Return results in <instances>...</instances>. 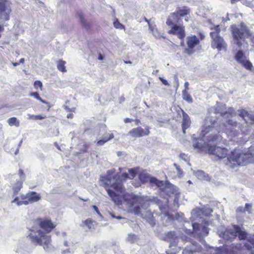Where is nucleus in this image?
Here are the masks:
<instances>
[{
    "label": "nucleus",
    "mask_w": 254,
    "mask_h": 254,
    "mask_svg": "<svg viewBox=\"0 0 254 254\" xmlns=\"http://www.w3.org/2000/svg\"><path fill=\"white\" fill-rule=\"evenodd\" d=\"M237 115L244 121V125L232 119H228L226 121L228 125L224 123L220 124L217 130L219 132H224L230 136H236L238 134V131L234 127H238L242 133L248 134L251 128L254 127V114L252 112L241 109L238 110Z\"/></svg>",
    "instance_id": "nucleus-1"
},
{
    "label": "nucleus",
    "mask_w": 254,
    "mask_h": 254,
    "mask_svg": "<svg viewBox=\"0 0 254 254\" xmlns=\"http://www.w3.org/2000/svg\"><path fill=\"white\" fill-rule=\"evenodd\" d=\"M217 118L213 116L207 117L204 120V124L201 130L202 136L201 138H198V141L194 140L193 138V142L192 144L193 147L194 149H198L200 151L205 150V144L202 143V141L206 140L208 145V143H225L226 140L223 139L222 136L219 133L211 134L207 135V134L211 131H213L217 124Z\"/></svg>",
    "instance_id": "nucleus-2"
},
{
    "label": "nucleus",
    "mask_w": 254,
    "mask_h": 254,
    "mask_svg": "<svg viewBox=\"0 0 254 254\" xmlns=\"http://www.w3.org/2000/svg\"><path fill=\"white\" fill-rule=\"evenodd\" d=\"M114 169L107 171V175L102 177V181L104 182L105 189L108 195L116 205L122 204V199L119 195L124 191V188L121 181L118 180L114 175Z\"/></svg>",
    "instance_id": "nucleus-3"
},
{
    "label": "nucleus",
    "mask_w": 254,
    "mask_h": 254,
    "mask_svg": "<svg viewBox=\"0 0 254 254\" xmlns=\"http://www.w3.org/2000/svg\"><path fill=\"white\" fill-rule=\"evenodd\" d=\"M248 163H254V147L250 148L245 153L239 149H234L228 156L226 165L231 168H234L239 166L245 165Z\"/></svg>",
    "instance_id": "nucleus-4"
},
{
    "label": "nucleus",
    "mask_w": 254,
    "mask_h": 254,
    "mask_svg": "<svg viewBox=\"0 0 254 254\" xmlns=\"http://www.w3.org/2000/svg\"><path fill=\"white\" fill-rule=\"evenodd\" d=\"M217 233L220 237L226 240H231L234 239L237 235L240 240H245L247 236V234L244 228L236 225H234L231 227L227 229L221 226L218 229Z\"/></svg>",
    "instance_id": "nucleus-5"
},
{
    "label": "nucleus",
    "mask_w": 254,
    "mask_h": 254,
    "mask_svg": "<svg viewBox=\"0 0 254 254\" xmlns=\"http://www.w3.org/2000/svg\"><path fill=\"white\" fill-rule=\"evenodd\" d=\"M232 29L233 44L236 45L238 48H240L244 43L245 39L250 36V32L243 23L238 27L235 25L232 26Z\"/></svg>",
    "instance_id": "nucleus-6"
},
{
    "label": "nucleus",
    "mask_w": 254,
    "mask_h": 254,
    "mask_svg": "<svg viewBox=\"0 0 254 254\" xmlns=\"http://www.w3.org/2000/svg\"><path fill=\"white\" fill-rule=\"evenodd\" d=\"M210 36L212 39L211 47L213 49H217L218 51H226L227 44L223 38L219 36L220 31L219 25H216L210 28Z\"/></svg>",
    "instance_id": "nucleus-7"
},
{
    "label": "nucleus",
    "mask_w": 254,
    "mask_h": 254,
    "mask_svg": "<svg viewBox=\"0 0 254 254\" xmlns=\"http://www.w3.org/2000/svg\"><path fill=\"white\" fill-rule=\"evenodd\" d=\"M32 241L40 246H43L45 250H48L51 247V239L50 236L46 235L41 230L35 233H31L29 235Z\"/></svg>",
    "instance_id": "nucleus-8"
},
{
    "label": "nucleus",
    "mask_w": 254,
    "mask_h": 254,
    "mask_svg": "<svg viewBox=\"0 0 254 254\" xmlns=\"http://www.w3.org/2000/svg\"><path fill=\"white\" fill-rule=\"evenodd\" d=\"M208 153L210 154L215 155L220 159L227 157L230 154H228V150L225 147H220L216 146L208 145ZM227 160L226 163L227 162Z\"/></svg>",
    "instance_id": "nucleus-9"
},
{
    "label": "nucleus",
    "mask_w": 254,
    "mask_h": 254,
    "mask_svg": "<svg viewBox=\"0 0 254 254\" xmlns=\"http://www.w3.org/2000/svg\"><path fill=\"white\" fill-rule=\"evenodd\" d=\"M235 60L242 66L247 70H252L253 64L251 62L248 60L244 53L241 50H239L235 55Z\"/></svg>",
    "instance_id": "nucleus-10"
},
{
    "label": "nucleus",
    "mask_w": 254,
    "mask_h": 254,
    "mask_svg": "<svg viewBox=\"0 0 254 254\" xmlns=\"http://www.w3.org/2000/svg\"><path fill=\"white\" fill-rule=\"evenodd\" d=\"M187 44L188 48L184 50V53L189 56L193 54L195 51L194 47L199 43V39L195 35L189 36L187 37Z\"/></svg>",
    "instance_id": "nucleus-11"
},
{
    "label": "nucleus",
    "mask_w": 254,
    "mask_h": 254,
    "mask_svg": "<svg viewBox=\"0 0 254 254\" xmlns=\"http://www.w3.org/2000/svg\"><path fill=\"white\" fill-rule=\"evenodd\" d=\"M11 11L10 7L7 5L5 0H0V20H8Z\"/></svg>",
    "instance_id": "nucleus-12"
},
{
    "label": "nucleus",
    "mask_w": 254,
    "mask_h": 254,
    "mask_svg": "<svg viewBox=\"0 0 254 254\" xmlns=\"http://www.w3.org/2000/svg\"><path fill=\"white\" fill-rule=\"evenodd\" d=\"M213 212L212 209L209 207L204 208L203 209L199 208H195L191 211V219L192 221L197 220L198 218H201V215L206 216H209L210 214Z\"/></svg>",
    "instance_id": "nucleus-13"
},
{
    "label": "nucleus",
    "mask_w": 254,
    "mask_h": 254,
    "mask_svg": "<svg viewBox=\"0 0 254 254\" xmlns=\"http://www.w3.org/2000/svg\"><path fill=\"white\" fill-rule=\"evenodd\" d=\"M139 179L143 183L149 182L151 184H155L158 187H161L163 185V182L158 180L154 177H151L148 174L142 172L139 174Z\"/></svg>",
    "instance_id": "nucleus-14"
},
{
    "label": "nucleus",
    "mask_w": 254,
    "mask_h": 254,
    "mask_svg": "<svg viewBox=\"0 0 254 254\" xmlns=\"http://www.w3.org/2000/svg\"><path fill=\"white\" fill-rule=\"evenodd\" d=\"M192 227L194 234L199 237L206 236L208 234L209 230L206 226H200L197 223H192Z\"/></svg>",
    "instance_id": "nucleus-15"
},
{
    "label": "nucleus",
    "mask_w": 254,
    "mask_h": 254,
    "mask_svg": "<svg viewBox=\"0 0 254 254\" xmlns=\"http://www.w3.org/2000/svg\"><path fill=\"white\" fill-rule=\"evenodd\" d=\"M149 133V128L148 127H146L145 130L141 127H137L131 129L128 132V134L133 137H139L148 135Z\"/></svg>",
    "instance_id": "nucleus-16"
},
{
    "label": "nucleus",
    "mask_w": 254,
    "mask_h": 254,
    "mask_svg": "<svg viewBox=\"0 0 254 254\" xmlns=\"http://www.w3.org/2000/svg\"><path fill=\"white\" fill-rule=\"evenodd\" d=\"M171 27V29L169 30V33L177 35L181 39L185 38L186 34L184 26L174 25Z\"/></svg>",
    "instance_id": "nucleus-17"
},
{
    "label": "nucleus",
    "mask_w": 254,
    "mask_h": 254,
    "mask_svg": "<svg viewBox=\"0 0 254 254\" xmlns=\"http://www.w3.org/2000/svg\"><path fill=\"white\" fill-rule=\"evenodd\" d=\"M124 199L130 206H133L136 204H141V198L132 193L126 194L124 195Z\"/></svg>",
    "instance_id": "nucleus-18"
},
{
    "label": "nucleus",
    "mask_w": 254,
    "mask_h": 254,
    "mask_svg": "<svg viewBox=\"0 0 254 254\" xmlns=\"http://www.w3.org/2000/svg\"><path fill=\"white\" fill-rule=\"evenodd\" d=\"M166 240L169 241L170 244L169 247H175L178 243V238L177 237L175 232H169L166 235Z\"/></svg>",
    "instance_id": "nucleus-19"
},
{
    "label": "nucleus",
    "mask_w": 254,
    "mask_h": 254,
    "mask_svg": "<svg viewBox=\"0 0 254 254\" xmlns=\"http://www.w3.org/2000/svg\"><path fill=\"white\" fill-rule=\"evenodd\" d=\"M39 224L40 227L47 233L50 232L55 227V225L50 220L41 221Z\"/></svg>",
    "instance_id": "nucleus-20"
},
{
    "label": "nucleus",
    "mask_w": 254,
    "mask_h": 254,
    "mask_svg": "<svg viewBox=\"0 0 254 254\" xmlns=\"http://www.w3.org/2000/svg\"><path fill=\"white\" fill-rule=\"evenodd\" d=\"M176 187L174 185H169L166 186L164 189L165 192H166L168 195L170 196L171 194H175L174 203H178V196L179 193L176 192Z\"/></svg>",
    "instance_id": "nucleus-21"
},
{
    "label": "nucleus",
    "mask_w": 254,
    "mask_h": 254,
    "mask_svg": "<svg viewBox=\"0 0 254 254\" xmlns=\"http://www.w3.org/2000/svg\"><path fill=\"white\" fill-rule=\"evenodd\" d=\"M180 17L176 12L172 13L169 16L166 21L167 25L173 26L174 25H177L179 23Z\"/></svg>",
    "instance_id": "nucleus-22"
},
{
    "label": "nucleus",
    "mask_w": 254,
    "mask_h": 254,
    "mask_svg": "<svg viewBox=\"0 0 254 254\" xmlns=\"http://www.w3.org/2000/svg\"><path fill=\"white\" fill-rule=\"evenodd\" d=\"M183 116V122H182V128L184 133L186 132V129L188 128L190 125V120L189 115L186 113L184 111H182Z\"/></svg>",
    "instance_id": "nucleus-23"
},
{
    "label": "nucleus",
    "mask_w": 254,
    "mask_h": 254,
    "mask_svg": "<svg viewBox=\"0 0 254 254\" xmlns=\"http://www.w3.org/2000/svg\"><path fill=\"white\" fill-rule=\"evenodd\" d=\"M40 199V195L36 192L31 191L28 193V199L30 203L37 202Z\"/></svg>",
    "instance_id": "nucleus-24"
},
{
    "label": "nucleus",
    "mask_w": 254,
    "mask_h": 254,
    "mask_svg": "<svg viewBox=\"0 0 254 254\" xmlns=\"http://www.w3.org/2000/svg\"><path fill=\"white\" fill-rule=\"evenodd\" d=\"M245 246L250 254H254V238L249 240Z\"/></svg>",
    "instance_id": "nucleus-25"
},
{
    "label": "nucleus",
    "mask_w": 254,
    "mask_h": 254,
    "mask_svg": "<svg viewBox=\"0 0 254 254\" xmlns=\"http://www.w3.org/2000/svg\"><path fill=\"white\" fill-rule=\"evenodd\" d=\"M193 174L198 179L201 180H209V177L207 174H205V173L201 170H198L193 173Z\"/></svg>",
    "instance_id": "nucleus-26"
},
{
    "label": "nucleus",
    "mask_w": 254,
    "mask_h": 254,
    "mask_svg": "<svg viewBox=\"0 0 254 254\" xmlns=\"http://www.w3.org/2000/svg\"><path fill=\"white\" fill-rule=\"evenodd\" d=\"M149 29L151 31L152 34L156 38H159L161 37V35L158 32L156 28V25L153 23L148 22Z\"/></svg>",
    "instance_id": "nucleus-27"
},
{
    "label": "nucleus",
    "mask_w": 254,
    "mask_h": 254,
    "mask_svg": "<svg viewBox=\"0 0 254 254\" xmlns=\"http://www.w3.org/2000/svg\"><path fill=\"white\" fill-rule=\"evenodd\" d=\"M7 122L10 126H15L16 127H18L20 126V123L19 120H18L15 117H12L9 118Z\"/></svg>",
    "instance_id": "nucleus-28"
},
{
    "label": "nucleus",
    "mask_w": 254,
    "mask_h": 254,
    "mask_svg": "<svg viewBox=\"0 0 254 254\" xmlns=\"http://www.w3.org/2000/svg\"><path fill=\"white\" fill-rule=\"evenodd\" d=\"M182 98L183 99L189 103L192 102V99L190 95L188 93L187 91L184 90L182 91Z\"/></svg>",
    "instance_id": "nucleus-29"
},
{
    "label": "nucleus",
    "mask_w": 254,
    "mask_h": 254,
    "mask_svg": "<svg viewBox=\"0 0 254 254\" xmlns=\"http://www.w3.org/2000/svg\"><path fill=\"white\" fill-rule=\"evenodd\" d=\"M12 203H16L18 206L22 205H28L29 204H31L28 199H24L22 201H18V197H16L14 200L12 201Z\"/></svg>",
    "instance_id": "nucleus-30"
},
{
    "label": "nucleus",
    "mask_w": 254,
    "mask_h": 254,
    "mask_svg": "<svg viewBox=\"0 0 254 254\" xmlns=\"http://www.w3.org/2000/svg\"><path fill=\"white\" fill-rule=\"evenodd\" d=\"M65 64V62L64 61H63L62 60L60 61L58 63V65H57L58 69L63 72H65L66 71L65 65H64Z\"/></svg>",
    "instance_id": "nucleus-31"
},
{
    "label": "nucleus",
    "mask_w": 254,
    "mask_h": 254,
    "mask_svg": "<svg viewBox=\"0 0 254 254\" xmlns=\"http://www.w3.org/2000/svg\"><path fill=\"white\" fill-rule=\"evenodd\" d=\"M137 168H131L128 169V179H133L136 176L137 172Z\"/></svg>",
    "instance_id": "nucleus-32"
},
{
    "label": "nucleus",
    "mask_w": 254,
    "mask_h": 254,
    "mask_svg": "<svg viewBox=\"0 0 254 254\" xmlns=\"http://www.w3.org/2000/svg\"><path fill=\"white\" fill-rule=\"evenodd\" d=\"M108 135H109V137L108 138H103L98 141L97 143V144L100 146L103 145L107 141L114 138V135L112 133H111V134H108Z\"/></svg>",
    "instance_id": "nucleus-33"
},
{
    "label": "nucleus",
    "mask_w": 254,
    "mask_h": 254,
    "mask_svg": "<svg viewBox=\"0 0 254 254\" xmlns=\"http://www.w3.org/2000/svg\"><path fill=\"white\" fill-rule=\"evenodd\" d=\"M22 183L21 182H18L15 186L13 188L14 194H17L22 187Z\"/></svg>",
    "instance_id": "nucleus-34"
},
{
    "label": "nucleus",
    "mask_w": 254,
    "mask_h": 254,
    "mask_svg": "<svg viewBox=\"0 0 254 254\" xmlns=\"http://www.w3.org/2000/svg\"><path fill=\"white\" fill-rule=\"evenodd\" d=\"M173 166L176 168V172H177V176H178V177L181 178L183 176V170L176 163H174L173 164Z\"/></svg>",
    "instance_id": "nucleus-35"
},
{
    "label": "nucleus",
    "mask_w": 254,
    "mask_h": 254,
    "mask_svg": "<svg viewBox=\"0 0 254 254\" xmlns=\"http://www.w3.org/2000/svg\"><path fill=\"white\" fill-rule=\"evenodd\" d=\"M188 12V10L186 9H179L176 12L180 17L186 15Z\"/></svg>",
    "instance_id": "nucleus-36"
},
{
    "label": "nucleus",
    "mask_w": 254,
    "mask_h": 254,
    "mask_svg": "<svg viewBox=\"0 0 254 254\" xmlns=\"http://www.w3.org/2000/svg\"><path fill=\"white\" fill-rule=\"evenodd\" d=\"M197 252L195 250H192L188 248H185L182 254H196Z\"/></svg>",
    "instance_id": "nucleus-37"
},
{
    "label": "nucleus",
    "mask_w": 254,
    "mask_h": 254,
    "mask_svg": "<svg viewBox=\"0 0 254 254\" xmlns=\"http://www.w3.org/2000/svg\"><path fill=\"white\" fill-rule=\"evenodd\" d=\"M136 240V236L134 234H130L127 237V241L130 243H133Z\"/></svg>",
    "instance_id": "nucleus-38"
},
{
    "label": "nucleus",
    "mask_w": 254,
    "mask_h": 254,
    "mask_svg": "<svg viewBox=\"0 0 254 254\" xmlns=\"http://www.w3.org/2000/svg\"><path fill=\"white\" fill-rule=\"evenodd\" d=\"M84 224L88 228V229H90L93 227V222L90 219H87L83 222Z\"/></svg>",
    "instance_id": "nucleus-39"
},
{
    "label": "nucleus",
    "mask_w": 254,
    "mask_h": 254,
    "mask_svg": "<svg viewBox=\"0 0 254 254\" xmlns=\"http://www.w3.org/2000/svg\"><path fill=\"white\" fill-rule=\"evenodd\" d=\"M114 26L115 28L118 29H124V26L123 24H122L121 23L119 22V21L116 19L114 22Z\"/></svg>",
    "instance_id": "nucleus-40"
},
{
    "label": "nucleus",
    "mask_w": 254,
    "mask_h": 254,
    "mask_svg": "<svg viewBox=\"0 0 254 254\" xmlns=\"http://www.w3.org/2000/svg\"><path fill=\"white\" fill-rule=\"evenodd\" d=\"M78 17H79V18L80 19V22L81 23L82 25L85 27H88V24L86 22V21L84 20V19L83 18V16L81 14H79L78 15Z\"/></svg>",
    "instance_id": "nucleus-41"
},
{
    "label": "nucleus",
    "mask_w": 254,
    "mask_h": 254,
    "mask_svg": "<svg viewBox=\"0 0 254 254\" xmlns=\"http://www.w3.org/2000/svg\"><path fill=\"white\" fill-rule=\"evenodd\" d=\"M42 83L40 81H36L34 83V87L36 89H38V88L40 89V90H42Z\"/></svg>",
    "instance_id": "nucleus-42"
},
{
    "label": "nucleus",
    "mask_w": 254,
    "mask_h": 254,
    "mask_svg": "<svg viewBox=\"0 0 254 254\" xmlns=\"http://www.w3.org/2000/svg\"><path fill=\"white\" fill-rule=\"evenodd\" d=\"M174 84H175L174 87L176 88V89L177 90L179 87V78H178V76L177 74L174 75Z\"/></svg>",
    "instance_id": "nucleus-43"
},
{
    "label": "nucleus",
    "mask_w": 254,
    "mask_h": 254,
    "mask_svg": "<svg viewBox=\"0 0 254 254\" xmlns=\"http://www.w3.org/2000/svg\"><path fill=\"white\" fill-rule=\"evenodd\" d=\"M140 207L139 205L135 206L133 208V212L135 214L139 215L140 214Z\"/></svg>",
    "instance_id": "nucleus-44"
},
{
    "label": "nucleus",
    "mask_w": 254,
    "mask_h": 254,
    "mask_svg": "<svg viewBox=\"0 0 254 254\" xmlns=\"http://www.w3.org/2000/svg\"><path fill=\"white\" fill-rule=\"evenodd\" d=\"M252 207V206L251 204H250L249 203H246L245 205V208H244L245 211H247L249 213H251V210Z\"/></svg>",
    "instance_id": "nucleus-45"
},
{
    "label": "nucleus",
    "mask_w": 254,
    "mask_h": 254,
    "mask_svg": "<svg viewBox=\"0 0 254 254\" xmlns=\"http://www.w3.org/2000/svg\"><path fill=\"white\" fill-rule=\"evenodd\" d=\"M129 175L127 173H124L121 175V180H126L128 179Z\"/></svg>",
    "instance_id": "nucleus-46"
},
{
    "label": "nucleus",
    "mask_w": 254,
    "mask_h": 254,
    "mask_svg": "<svg viewBox=\"0 0 254 254\" xmlns=\"http://www.w3.org/2000/svg\"><path fill=\"white\" fill-rule=\"evenodd\" d=\"M30 96L37 99V100H38V99L40 98L39 94L38 93V92H36L31 93L30 94Z\"/></svg>",
    "instance_id": "nucleus-47"
},
{
    "label": "nucleus",
    "mask_w": 254,
    "mask_h": 254,
    "mask_svg": "<svg viewBox=\"0 0 254 254\" xmlns=\"http://www.w3.org/2000/svg\"><path fill=\"white\" fill-rule=\"evenodd\" d=\"M180 157L183 160H184V161H185L186 162L188 161V157H187V155H186L184 153H181L180 155Z\"/></svg>",
    "instance_id": "nucleus-48"
},
{
    "label": "nucleus",
    "mask_w": 254,
    "mask_h": 254,
    "mask_svg": "<svg viewBox=\"0 0 254 254\" xmlns=\"http://www.w3.org/2000/svg\"><path fill=\"white\" fill-rule=\"evenodd\" d=\"M159 79L161 80V81L164 85H169L168 81L166 79H164L163 77H159Z\"/></svg>",
    "instance_id": "nucleus-49"
},
{
    "label": "nucleus",
    "mask_w": 254,
    "mask_h": 254,
    "mask_svg": "<svg viewBox=\"0 0 254 254\" xmlns=\"http://www.w3.org/2000/svg\"><path fill=\"white\" fill-rule=\"evenodd\" d=\"M46 118V116L44 115H36L35 120H43Z\"/></svg>",
    "instance_id": "nucleus-50"
},
{
    "label": "nucleus",
    "mask_w": 254,
    "mask_h": 254,
    "mask_svg": "<svg viewBox=\"0 0 254 254\" xmlns=\"http://www.w3.org/2000/svg\"><path fill=\"white\" fill-rule=\"evenodd\" d=\"M110 215L111 216V217L112 218H116L117 219H125V218L120 216H116L114 214H113L112 213H110Z\"/></svg>",
    "instance_id": "nucleus-51"
},
{
    "label": "nucleus",
    "mask_w": 254,
    "mask_h": 254,
    "mask_svg": "<svg viewBox=\"0 0 254 254\" xmlns=\"http://www.w3.org/2000/svg\"><path fill=\"white\" fill-rule=\"evenodd\" d=\"M27 115L28 116V119L29 120H35L36 115H31V114H28Z\"/></svg>",
    "instance_id": "nucleus-52"
},
{
    "label": "nucleus",
    "mask_w": 254,
    "mask_h": 254,
    "mask_svg": "<svg viewBox=\"0 0 254 254\" xmlns=\"http://www.w3.org/2000/svg\"><path fill=\"white\" fill-rule=\"evenodd\" d=\"M236 211L237 212H245V209L243 207H238L237 210H236Z\"/></svg>",
    "instance_id": "nucleus-53"
},
{
    "label": "nucleus",
    "mask_w": 254,
    "mask_h": 254,
    "mask_svg": "<svg viewBox=\"0 0 254 254\" xmlns=\"http://www.w3.org/2000/svg\"><path fill=\"white\" fill-rule=\"evenodd\" d=\"M21 198L22 199H28V193L26 194H21Z\"/></svg>",
    "instance_id": "nucleus-54"
},
{
    "label": "nucleus",
    "mask_w": 254,
    "mask_h": 254,
    "mask_svg": "<svg viewBox=\"0 0 254 254\" xmlns=\"http://www.w3.org/2000/svg\"><path fill=\"white\" fill-rule=\"evenodd\" d=\"M133 121L132 119H129V118H126L124 120V122L125 123H131Z\"/></svg>",
    "instance_id": "nucleus-55"
},
{
    "label": "nucleus",
    "mask_w": 254,
    "mask_h": 254,
    "mask_svg": "<svg viewBox=\"0 0 254 254\" xmlns=\"http://www.w3.org/2000/svg\"><path fill=\"white\" fill-rule=\"evenodd\" d=\"M93 208L94 209V210L98 214H99V209L98 208V207L95 206V205H93L92 206Z\"/></svg>",
    "instance_id": "nucleus-56"
},
{
    "label": "nucleus",
    "mask_w": 254,
    "mask_h": 254,
    "mask_svg": "<svg viewBox=\"0 0 254 254\" xmlns=\"http://www.w3.org/2000/svg\"><path fill=\"white\" fill-rule=\"evenodd\" d=\"M189 85V83L188 82H186L185 83V84H184V86H185V90H186V91H187V90L188 89V86Z\"/></svg>",
    "instance_id": "nucleus-57"
},
{
    "label": "nucleus",
    "mask_w": 254,
    "mask_h": 254,
    "mask_svg": "<svg viewBox=\"0 0 254 254\" xmlns=\"http://www.w3.org/2000/svg\"><path fill=\"white\" fill-rule=\"evenodd\" d=\"M19 174L20 175V176H24V174L23 173V171L21 169H20L19 170Z\"/></svg>",
    "instance_id": "nucleus-58"
},
{
    "label": "nucleus",
    "mask_w": 254,
    "mask_h": 254,
    "mask_svg": "<svg viewBox=\"0 0 254 254\" xmlns=\"http://www.w3.org/2000/svg\"><path fill=\"white\" fill-rule=\"evenodd\" d=\"M38 100L40 101V102H41L43 103H45V104H47V102L46 101L43 100L40 97V98L38 99Z\"/></svg>",
    "instance_id": "nucleus-59"
},
{
    "label": "nucleus",
    "mask_w": 254,
    "mask_h": 254,
    "mask_svg": "<svg viewBox=\"0 0 254 254\" xmlns=\"http://www.w3.org/2000/svg\"><path fill=\"white\" fill-rule=\"evenodd\" d=\"M66 117L67 118H72L73 117V114L71 113L68 114Z\"/></svg>",
    "instance_id": "nucleus-60"
},
{
    "label": "nucleus",
    "mask_w": 254,
    "mask_h": 254,
    "mask_svg": "<svg viewBox=\"0 0 254 254\" xmlns=\"http://www.w3.org/2000/svg\"><path fill=\"white\" fill-rule=\"evenodd\" d=\"M24 61H25L24 59H23V58H21V59L20 60L19 62H20V63L23 64V63L24 62Z\"/></svg>",
    "instance_id": "nucleus-61"
},
{
    "label": "nucleus",
    "mask_w": 254,
    "mask_h": 254,
    "mask_svg": "<svg viewBox=\"0 0 254 254\" xmlns=\"http://www.w3.org/2000/svg\"><path fill=\"white\" fill-rule=\"evenodd\" d=\"M12 64L14 66H17L19 65V63H12Z\"/></svg>",
    "instance_id": "nucleus-62"
},
{
    "label": "nucleus",
    "mask_w": 254,
    "mask_h": 254,
    "mask_svg": "<svg viewBox=\"0 0 254 254\" xmlns=\"http://www.w3.org/2000/svg\"><path fill=\"white\" fill-rule=\"evenodd\" d=\"M108 134H109L107 133V134H105V135L104 136L103 138H105V139L108 138L109 137V135H108Z\"/></svg>",
    "instance_id": "nucleus-63"
},
{
    "label": "nucleus",
    "mask_w": 254,
    "mask_h": 254,
    "mask_svg": "<svg viewBox=\"0 0 254 254\" xmlns=\"http://www.w3.org/2000/svg\"><path fill=\"white\" fill-rule=\"evenodd\" d=\"M22 142V140H21L19 142V143L18 144V148H19L20 147V146L21 145Z\"/></svg>",
    "instance_id": "nucleus-64"
}]
</instances>
